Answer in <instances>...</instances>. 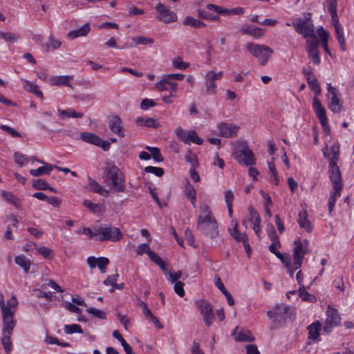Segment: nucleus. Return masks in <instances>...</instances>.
Instances as JSON below:
<instances>
[{
	"instance_id": "1",
	"label": "nucleus",
	"mask_w": 354,
	"mask_h": 354,
	"mask_svg": "<svg viewBox=\"0 0 354 354\" xmlns=\"http://www.w3.org/2000/svg\"><path fill=\"white\" fill-rule=\"evenodd\" d=\"M197 227L203 233L211 239L216 237L218 234V223L209 206L206 203L200 204Z\"/></svg>"
},
{
	"instance_id": "2",
	"label": "nucleus",
	"mask_w": 354,
	"mask_h": 354,
	"mask_svg": "<svg viewBox=\"0 0 354 354\" xmlns=\"http://www.w3.org/2000/svg\"><path fill=\"white\" fill-rule=\"evenodd\" d=\"M104 183L118 192L125 191V179L122 172L114 164L107 162L103 172Z\"/></svg>"
},
{
	"instance_id": "3",
	"label": "nucleus",
	"mask_w": 354,
	"mask_h": 354,
	"mask_svg": "<svg viewBox=\"0 0 354 354\" xmlns=\"http://www.w3.org/2000/svg\"><path fill=\"white\" fill-rule=\"evenodd\" d=\"M17 305L18 301L17 299L15 297L12 296V297L8 300V308L1 310L3 319L2 332H12L17 322L15 319V315Z\"/></svg>"
},
{
	"instance_id": "4",
	"label": "nucleus",
	"mask_w": 354,
	"mask_h": 354,
	"mask_svg": "<svg viewBox=\"0 0 354 354\" xmlns=\"http://www.w3.org/2000/svg\"><path fill=\"white\" fill-rule=\"evenodd\" d=\"M333 186V191L331 192L328 200V212L331 214L333 211L337 198L340 196L342 189V180L339 169L333 167L332 174L329 176Z\"/></svg>"
},
{
	"instance_id": "5",
	"label": "nucleus",
	"mask_w": 354,
	"mask_h": 354,
	"mask_svg": "<svg viewBox=\"0 0 354 354\" xmlns=\"http://www.w3.org/2000/svg\"><path fill=\"white\" fill-rule=\"evenodd\" d=\"M234 158L240 163L246 166L255 164L256 159L251 149L248 147L247 142L244 141L238 142L234 149Z\"/></svg>"
},
{
	"instance_id": "6",
	"label": "nucleus",
	"mask_w": 354,
	"mask_h": 354,
	"mask_svg": "<svg viewBox=\"0 0 354 354\" xmlns=\"http://www.w3.org/2000/svg\"><path fill=\"white\" fill-rule=\"evenodd\" d=\"M246 49L258 59L261 65H265L273 53V50L268 46L255 43H248L246 45Z\"/></svg>"
},
{
	"instance_id": "7",
	"label": "nucleus",
	"mask_w": 354,
	"mask_h": 354,
	"mask_svg": "<svg viewBox=\"0 0 354 354\" xmlns=\"http://www.w3.org/2000/svg\"><path fill=\"white\" fill-rule=\"evenodd\" d=\"M261 217L254 208L250 205L248 207V213L243 219L241 223L245 228L251 227L254 231L258 238L261 239Z\"/></svg>"
},
{
	"instance_id": "8",
	"label": "nucleus",
	"mask_w": 354,
	"mask_h": 354,
	"mask_svg": "<svg viewBox=\"0 0 354 354\" xmlns=\"http://www.w3.org/2000/svg\"><path fill=\"white\" fill-rule=\"evenodd\" d=\"M295 31L301 35L304 38L310 37L309 39H317L315 34V28L310 19H297L292 23Z\"/></svg>"
},
{
	"instance_id": "9",
	"label": "nucleus",
	"mask_w": 354,
	"mask_h": 354,
	"mask_svg": "<svg viewBox=\"0 0 354 354\" xmlns=\"http://www.w3.org/2000/svg\"><path fill=\"white\" fill-rule=\"evenodd\" d=\"M326 97L328 101V109L335 113H340L342 110V103L338 90L330 83L327 84Z\"/></svg>"
},
{
	"instance_id": "10",
	"label": "nucleus",
	"mask_w": 354,
	"mask_h": 354,
	"mask_svg": "<svg viewBox=\"0 0 354 354\" xmlns=\"http://www.w3.org/2000/svg\"><path fill=\"white\" fill-rule=\"evenodd\" d=\"M295 248L293 250V266L295 270L301 266L304 256L308 252V241L304 240L303 242L299 239L294 241Z\"/></svg>"
},
{
	"instance_id": "11",
	"label": "nucleus",
	"mask_w": 354,
	"mask_h": 354,
	"mask_svg": "<svg viewBox=\"0 0 354 354\" xmlns=\"http://www.w3.org/2000/svg\"><path fill=\"white\" fill-rule=\"evenodd\" d=\"M96 231L99 234L96 241H118L123 236V234L120 232V229L115 227H101L97 228Z\"/></svg>"
},
{
	"instance_id": "12",
	"label": "nucleus",
	"mask_w": 354,
	"mask_h": 354,
	"mask_svg": "<svg viewBox=\"0 0 354 354\" xmlns=\"http://www.w3.org/2000/svg\"><path fill=\"white\" fill-rule=\"evenodd\" d=\"M326 318L324 322V331L326 333H329L334 328L340 325L341 317L338 310L330 305L328 306L326 310Z\"/></svg>"
},
{
	"instance_id": "13",
	"label": "nucleus",
	"mask_w": 354,
	"mask_h": 354,
	"mask_svg": "<svg viewBox=\"0 0 354 354\" xmlns=\"http://www.w3.org/2000/svg\"><path fill=\"white\" fill-rule=\"evenodd\" d=\"M176 136L185 144H190V142L196 145H202L203 140L200 138L194 130H185L181 127H178L175 130Z\"/></svg>"
},
{
	"instance_id": "14",
	"label": "nucleus",
	"mask_w": 354,
	"mask_h": 354,
	"mask_svg": "<svg viewBox=\"0 0 354 354\" xmlns=\"http://www.w3.org/2000/svg\"><path fill=\"white\" fill-rule=\"evenodd\" d=\"M196 306L203 317V320L207 326H210L213 320V308L211 304L205 299L196 301Z\"/></svg>"
},
{
	"instance_id": "15",
	"label": "nucleus",
	"mask_w": 354,
	"mask_h": 354,
	"mask_svg": "<svg viewBox=\"0 0 354 354\" xmlns=\"http://www.w3.org/2000/svg\"><path fill=\"white\" fill-rule=\"evenodd\" d=\"M157 15L156 19L163 23L169 24L177 20L176 14L161 3H158L155 7Z\"/></svg>"
},
{
	"instance_id": "16",
	"label": "nucleus",
	"mask_w": 354,
	"mask_h": 354,
	"mask_svg": "<svg viewBox=\"0 0 354 354\" xmlns=\"http://www.w3.org/2000/svg\"><path fill=\"white\" fill-rule=\"evenodd\" d=\"M313 108L317 117L319 118L320 121L324 131L326 134H328L330 133V128L328 124V119L326 114V110L324 107L322 105L320 100L316 97H315L313 100Z\"/></svg>"
},
{
	"instance_id": "17",
	"label": "nucleus",
	"mask_w": 354,
	"mask_h": 354,
	"mask_svg": "<svg viewBox=\"0 0 354 354\" xmlns=\"http://www.w3.org/2000/svg\"><path fill=\"white\" fill-rule=\"evenodd\" d=\"M319 41L318 39H307L306 41V50L308 58L315 65L321 62L320 54L318 50Z\"/></svg>"
},
{
	"instance_id": "18",
	"label": "nucleus",
	"mask_w": 354,
	"mask_h": 354,
	"mask_svg": "<svg viewBox=\"0 0 354 354\" xmlns=\"http://www.w3.org/2000/svg\"><path fill=\"white\" fill-rule=\"evenodd\" d=\"M223 72L216 73L214 71H208L205 75V94L214 95L216 93V84L215 81L221 79Z\"/></svg>"
},
{
	"instance_id": "19",
	"label": "nucleus",
	"mask_w": 354,
	"mask_h": 354,
	"mask_svg": "<svg viewBox=\"0 0 354 354\" xmlns=\"http://www.w3.org/2000/svg\"><path fill=\"white\" fill-rule=\"evenodd\" d=\"M218 136L225 138H233L236 136L239 129V126L229 124L226 122H221L217 125Z\"/></svg>"
},
{
	"instance_id": "20",
	"label": "nucleus",
	"mask_w": 354,
	"mask_h": 354,
	"mask_svg": "<svg viewBox=\"0 0 354 354\" xmlns=\"http://www.w3.org/2000/svg\"><path fill=\"white\" fill-rule=\"evenodd\" d=\"M109 127L111 131L118 135L120 138L124 137L122 120L118 115H113L109 121Z\"/></svg>"
},
{
	"instance_id": "21",
	"label": "nucleus",
	"mask_w": 354,
	"mask_h": 354,
	"mask_svg": "<svg viewBox=\"0 0 354 354\" xmlns=\"http://www.w3.org/2000/svg\"><path fill=\"white\" fill-rule=\"evenodd\" d=\"M238 329L239 328L236 326L232 333V335H236L234 339L236 342H253L255 340L254 337L250 330L241 328L238 332Z\"/></svg>"
},
{
	"instance_id": "22",
	"label": "nucleus",
	"mask_w": 354,
	"mask_h": 354,
	"mask_svg": "<svg viewBox=\"0 0 354 354\" xmlns=\"http://www.w3.org/2000/svg\"><path fill=\"white\" fill-rule=\"evenodd\" d=\"M308 332V339L317 342L319 341L320 331L322 330V324L319 321L314 322L307 327Z\"/></svg>"
},
{
	"instance_id": "23",
	"label": "nucleus",
	"mask_w": 354,
	"mask_h": 354,
	"mask_svg": "<svg viewBox=\"0 0 354 354\" xmlns=\"http://www.w3.org/2000/svg\"><path fill=\"white\" fill-rule=\"evenodd\" d=\"M72 80L73 76L69 75L53 76L49 79V82L52 86H67L71 87Z\"/></svg>"
},
{
	"instance_id": "24",
	"label": "nucleus",
	"mask_w": 354,
	"mask_h": 354,
	"mask_svg": "<svg viewBox=\"0 0 354 354\" xmlns=\"http://www.w3.org/2000/svg\"><path fill=\"white\" fill-rule=\"evenodd\" d=\"M241 31L243 34L250 35L256 39L260 38L263 35V29L247 24L241 27Z\"/></svg>"
},
{
	"instance_id": "25",
	"label": "nucleus",
	"mask_w": 354,
	"mask_h": 354,
	"mask_svg": "<svg viewBox=\"0 0 354 354\" xmlns=\"http://www.w3.org/2000/svg\"><path fill=\"white\" fill-rule=\"evenodd\" d=\"M168 83L163 82V76L159 82L156 84V88L160 91H170L171 92H176L178 84L171 81V79H167Z\"/></svg>"
},
{
	"instance_id": "26",
	"label": "nucleus",
	"mask_w": 354,
	"mask_h": 354,
	"mask_svg": "<svg viewBox=\"0 0 354 354\" xmlns=\"http://www.w3.org/2000/svg\"><path fill=\"white\" fill-rule=\"evenodd\" d=\"M91 30L90 25L88 23L85 24L80 28L71 30L68 33V37L71 39H74L79 37H84L88 34V32Z\"/></svg>"
},
{
	"instance_id": "27",
	"label": "nucleus",
	"mask_w": 354,
	"mask_h": 354,
	"mask_svg": "<svg viewBox=\"0 0 354 354\" xmlns=\"http://www.w3.org/2000/svg\"><path fill=\"white\" fill-rule=\"evenodd\" d=\"M88 186L93 192L103 196H108L109 194V192L107 189L103 188L97 181L91 178H88Z\"/></svg>"
},
{
	"instance_id": "28",
	"label": "nucleus",
	"mask_w": 354,
	"mask_h": 354,
	"mask_svg": "<svg viewBox=\"0 0 354 354\" xmlns=\"http://www.w3.org/2000/svg\"><path fill=\"white\" fill-rule=\"evenodd\" d=\"M330 151L332 153V156L329 158V176L332 174V169L333 167L339 169L337 165L339 156V147L335 145H333L330 147Z\"/></svg>"
},
{
	"instance_id": "29",
	"label": "nucleus",
	"mask_w": 354,
	"mask_h": 354,
	"mask_svg": "<svg viewBox=\"0 0 354 354\" xmlns=\"http://www.w3.org/2000/svg\"><path fill=\"white\" fill-rule=\"evenodd\" d=\"M80 138L83 141L96 146L102 143V139L95 133L84 132L81 133Z\"/></svg>"
},
{
	"instance_id": "30",
	"label": "nucleus",
	"mask_w": 354,
	"mask_h": 354,
	"mask_svg": "<svg viewBox=\"0 0 354 354\" xmlns=\"http://www.w3.org/2000/svg\"><path fill=\"white\" fill-rule=\"evenodd\" d=\"M1 196L4 201L14 205L17 208H20L21 203L19 198H17L12 193L3 190L1 192Z\"/></svg>"
},
{
	"instance_id": "31",
	"label": "nucleus",
	"mask_w": 354,
	"mask_h": 354,
	"mask_svg": "<svg viewBox=\"0 0 354 354\" xmlns=\"http://www.w3.org/2000/svg\"><path fill=\"white\" fill-rule=\"evenodd\" d=\"M21 81L24 83L23 87L25 90L35 94L40 98H43V93L40 90H39L37 85L26 80H21Z\"/></svg>"
},
{
	"instance_id": "32",
	"label": "nucleus",
	"mask_w": 354,
	"mask_h": 354,
	"mask_svg": "<svg viewBox=\"0 0 354 354\" xmlns=\"http://www.w3.org/2000/svg\"><path fill=\"white\" fill-rule=\"evenodd\" d=\"M307 216L306 211H302L298 215L297 221L301 227L305 229L307 232H311L312 226Z\"/></svg>"
},
{
	"instance_id": "33",
	"label": "nucleus",
	"mask_w": 354,
	"mask_h": 354,
	"mask_svg": "<svg viewBox=\"0 0 354 354\" xmlns=\"http://www.w3.org/2000/svg\"><path fill=\"white\" fill-rule=\"evenodd\" d=\"M275 309L278 322H279L281 319L286 320L288 318L290 306L284 304L277 305Z\"/></svg>"
},
{
	"instance_id": "34",
	"label": "nucleus",
	"mask_w": 354,
	"mask_h": 354,
	"mask_svg": "<svg viewBox=\"0 0 354 354\" xmlns=\"http://www.w3.org/2000/svg\"><path fill=\"white\" fill-rule=\"evenodd\" d=\"M58 113L62 119L66 118H82L84 116V114L82 112H77L71 109H68L66 110L59 109Z\"/></svg>"
},
{
	"instance_id": "35",
	"label": "nucleus",
	"mask_w": 354,
	"mask_h": 354,
	"mask_svg": "<svg viewBox=\"0 0 354 354\" xmlns=\"http://www.w3.org/2000/svg\"><path fill=\"white\" fill-rule=\"evenodd\" d=\"M16 264L23 268L24 272L28 273L31 265V261L26 256L21 254L15 257Z\"/></svg>"
},
{
	"instance_id": "36",
	"label": "nucleus",
	"mask_w": 354,
	"mask_h": 354,
	"mask_svg": "<svg viewBox=\"0 0 354 354\" xmlns=\"http://www.w3.org/2000/svg\"><path fill=\"white\" fill-rule=\"evenodd\" d=\"M53 169V165L46 164L36 169H31L30 171V174L33 176H39L43 174H49Z\"/></svg>"
},
{
	"instance_id": "37",
	"label": "nucleus",
	"mask_w": 354,
	"mask_h": 354,
	"mask_svg": "<svg viewBox=\"0 0 354 354\" xmlns=\"http://www.w3.org/2000/svg\"><path fill=\"white\" fill-rule=\"evenodd\" d=\"M12 334V332H2L1 344L6 353H10L12 351V343L10 341Z\"/></svg>"
},
{
	"instance_id": "38",
	"label": "nucleus",
	"mask_w": 354,
	"mask_h": 354,
	"mask_svg": "<svg viewBox=\"0 0 354 354\" xmlns=\"http://www.w3.org/2000/svg\"><path fill=\"white\" fill-rule=\"evenodd\" d=\"M136 123L140 127H156V122L155 120L148 117H138L136 120Z\"/></svg>"
},
{
	"instance_id": "39",
	"label": "nucleus",
	"mask_w": 354,
	"mask_h": 354,
	"mask_svg": "<svg viewBox=\"0 0 354 354\" xmlns=\"http://www.w3.org/2000/svg\"><path fill=\"white\" fill-rule=\"evenodd\" d=\"M183 24L184 25L194 27L195 28H198L205 26V24L203 21H199V20H198L192 17H190V16H187L184 19Z\"/></svg>"
},
{
	"instance_id": "40",
	"label": "nucleus",
	"mask_w": 354,
	"mask_h": 354,
	"mask_svg": "<svg viewBox=\"0 0 354 354\" xmlns=\"http://www.w3.org/2000/svg\"><path fill=\"white\" fill-rule=\"evenodd\" d=\"M185 193L186 196L190 200L192 205L196 207V191L190 184H187L185 187Z\"/></svg>"
},
{
	"instance_id": "41",
	"label": "nucleus",
	"mask_w": 354,
	"mask_h": 354,
	"mask_svg": "<svg viewBox=\"0 0 354 354\" xmlns=\"http://www.w3.org/2000/svg\"><path fill=\"white\" fill-rule=\"evenodd\" d=\"M306 80L308 84L309 85L311 90L315 93V94L319 95L321 93V88L315 75H313L308 77Z\"/></svg>"
},
{
	"instance_id": "42",
	"label": "nucleus",
	"mask_w": 354,
	"mask_h": 354,
	"mask_svg": "<svg viewBox=\"0 0 354 354\" xmlns=\"http://www.w3.org/2000/svg\"><path fill=\"white\" fill-rule=\"evenodd\" d=\"M0 38L6 42L15 43L19 39V35L12 32H0Z\"/></svg>"
},
{
	"instance_id": "43",
	"label": "nucleus",
	"mask_w": 354,
	"mask_h": 354,
	"mask_svg": "<svg viewBox=\"0 0 354 354\" xmlns=\"http://www.w3.org/2000/svg\"><path fill=\"white\" fill-rule=\"evenodd\" d=\"M230 234L238 242H243L248 239V236L245 233H242L237 229V223H236L234 227L230 230Z\"/></svg>"
},
{
	"instance_id": "44",
	"label": "nucleus",
	"mask_w": 354,
	"mask_h": 354,
	"mask_svg": "<svg viewBox=\"0 0 354 354\" xmlns=\"http://www.w3.org/2000/svg\"><path fill=\"white\" fill-rule=\"evenodd\" d=\"M33 187L39 190H50L53 192H55V190L50 187L46 181L43 179H37L34 181Z\"/></svg>"
},
{
	"instance_id": "45",
	"label": "nucleus",
	"mask_w": 354,
	"mask_h": 354,
	"mask_svg": "<svg viewBox=\"0 0 354 354\" xmlns=\"http://www.w3.org/2000/svg\"><path fill=\"white\" fill-rule=\"evenodd\" d=\"M97 228H95L94 230H92L91 228L87 227H83L80 228L78 231V234H83L86 236H87L90 239H95L96 240V238L98 237V233L96 231Z\"/></svg>"
},
{
	"instance_id": "46",
	"label": "nucleus",
	"mask_w": 354,
	"mask_h": 354,
	"mask_svg": "<svg viewBox=\"0 0 354 354\" xmlns=\"http://www.w3.org/2000/svg\"><path fill=\"white\" fill-rule=\"evenodd\" d=\"M62 44L61 41L56 39L53 35L48 37V41L46 45V50H53L59 48Z\"/></svg>"
},
{
	"instance_id": "47",
	"label": "nucleus",
	"mask_w": 354,
	"mask_h": 354,
	"mask_svg": "<svg viewBox=\"0 0 354 354\" xmlns=\"http://www.w3.org/2000/svg\"><path fill=\"white\" fill-rule=\"evenodd\" d=\"M146 149L151 153V156L155 161L162 162L163 160V158L162 157L160 149L158 148L147 146Z\"/></svg>"
},
{
	"instance_id": "48",
	"label": "nucleus",
	"mask_w": 354,
	"mask_h": 354,
	"mask_svg": "<svg viewBox=\"0 0 354 354\" xmlns=\"http://www.w3.org/2000/svg\"><path fill=\"white\" fill-rule=\"evenodd\" d=\"M299 297L304 301H313L315 298L313 295L308 293L304 288L303 284H301L299 288Z\"/></svg>"
},
{
	"instance_id": "49",
	"label": "nucleus",
	"mask_w": 354,
	"mask_h": 354,
	"mask_svg": "<svg viewBox=\"0 0 354 354\" xmlns=\"http://www.w3.org/2000/svg\"><path fill=\"white\" fill-rule=\"evenodd\" d=\"M172 66L177 69L184 70L189 66V64L185 62L181 57H178L173 59Z\"/></svg>"
},
{
	"instance_id": "50",
	"label": "nucleus",
	"mask_w": 354,
	"mask_h": 354,
	"mask_svg": "<svg viewBox=\"0 0 354 354\" xmlns=\"http://www.w3.org/2000/svg\"><path fill=\"white\" fill-rule=\"evenodd\" d=\"M328 11L331 15L332 21L338 19L337 14V1L335 0L330 1L328 6Z\"/></svg>"
},
{
	"instance_id": "51",
	"label": "nucleus",
	"mask_w": 354,
	"mask_h": 354,
	"mask_svg": "<svg viewBox=\"0 0 354 354\" xmlns=\"http://www.w3.org/2000/svg\"><path fill=\"white\" fill-rule=\"evenodd\" d=\"M132 39L136 45H150L153 43V39L143 36L136 37Z\"/></svg>"
},
{
	"instance_id": "52",
	"label": "nucleus",
	"mask_w": 354,
	"mask_h": 354,
	"mask_svg": "<svg viewBox=\"0 0 354 354\" xmlns=\"http://www.w3.org/2000/svg\"><path fill=\"white\" fill-rule=\"evenodd\" d=\"M14 159L16 163L20 166H23L29 162V158L27 156L19 152L14 153Z\"/></svg>"
},
{
	"instance_id": "53",
	"label": "nucleus",
	"mask_w": 354,
	"mask_h": 354,
	"mask_svg": "<svg viewBox=\"0 0 354 354\" xmlns=\"http://www.w3.org/2000/svg\"><path fill=\"white\" fill-rule=\"evenodd\" d=\"M64 332L66 334H72L74 333H82V330L80 325L74 324L71 325H65Z\"/></svg>"
},
{
	"instance_id": "54",
	"label": "nucleus",
	"mask_w": 354,
	"mask_h": 354,
	"mask_svg": "<svg viewBox=\"0 0 354 354\" xmlns=\"http://www.w3.org/2000/svg\"><path fill=\"white\" fill-rule=\"evenodd\" d=\"M143 314L145 316L146 319L152 322L156 325V327H158V328H162V326L160 324L159 320L153 315V313L149 308L147 310H145V313H143Z\"/></svg>"
},
{
	"instance_id": "55",
	"label": "nucleus",
	"mask_w": 354,
	"mask_h": 354,
	"mask_svg": "<svg viewBox=\"0 0 354 354\" xmlns=\"http://www.w3.org/2000/svg\"><path fill=\"white\" fill-rule=\"evenodd\" d=\"M0 129L1 130H3V131H5L6 133L10 135L13 138H16V137L21 138V135L20 133H19L15 129H14L13 128L10 127L8 125L1 124Z\"/></svg>"
},
{
	"instance_id": "56",
	"label": "nucleus",
	"mask_w": 354,
	"mask_h": 354,
	"mask_svg": "<svg viewBox=\"0 0 354 354\" xmlns=\"http://www.w3.org/2000/svg\"><path fill=\"white\" fill-rule=\"evenodd\" d=\"M149 243H147L138 245L136 250L137 254L142 255V254L146 253L149 257L150 252H152L149 248Z\"/></svg>"
},
{
	"instance_id": "57",
	"label": "nucleus",
	"mask_w": 354,
	"mask_h": 354,
	"mask_svg": "<svg viewBox=\"0 0 354 354\" xmlns=\"http://www.w3.org/2000/svg\"><path fill=\"white\" fill-rule=\"evenodd\" d=\"M166 275L167 280L171 283H176V281H178V280L182 276V272L180 270H178V272L173 273L171 271H169L167 273H166Z\"/></svg>"
},
{
	"instance_id": "58",
	"label": "nucleus",
	"mask_w": 354,
	"mask_h": 354,
	"mask_svg": "<svg viewBox=\"0 0 354 354\" xmlns=\"http://www.w3.org/2000/svg\"><path fill=\"white\" fill-rule=\"evenodd\" d=\"M145 171L147 173L153 174L158 177L162 176L164 174V171L162 168L152 166L146 167L145 168Z\"/></svg>"
},
{
	"instance_id": "59",
	"label": "nucleus",
	"mask_w": 354,
	"mask_h": 354,
	"mask_svg": "<svg viewBox=\"0 0 354 354\" xmlns=\"http://www.w3.org/2000/svg\"><path fill=\"white\" fill-rule=\"evenodd\" d=\"M198 15L201 18L207 19L209 21H218L220 19L218 15H213L202 10H198Z\"/></svg>"
},
{
	"instance_id": "60",
	"label": "nucleus",
	"mask_w": 354,
	"mask_h": 354,
	"mask_svg": "<svg viewBox=\"0 0 354 354\" xmlns=\"http://www.w3.org/2000/svg\"><path fill=\"white\" fill-rule=\"evenodd\" d=\"M86 311L93 315H94L96 317H98L100 319H105L106 317V313L99 309L95 308H87Z\"/></svg>"
},
{
	"instance_id": "61",
	"label": "nucleus",
	"mask_w": 354,
	"mask_h": 354,
	"mask_svg": "<svg viewBox=\"0 0 354 354\" xmlns=\"http://www.w3.org/2000/svg\"><path fill=\"white\" fill-rule=\"evenodd\" d=\"M206 8L207 9L209 10H212L215 12H217L218 14H221V15H225V10H226V8H224L223 7H220L217 5H215V4H212V3H209V4H207L206 5Z\"/></svg>"
},
{
	"instance_id": "62",
	"label": "nucleus",
	"mask_w": 354,
	"mask_h": 354,
	"mask_svg": "<svg viewBox=\"0 0 354 354\" xmlns=\"http://www.w3.org/2000/svg\"><path fill=\"white\" fill-rule=\"evenodd\" d=\"M109 263V260L106 257H99L97 266L101 270L102 272H106V266Z\"/></svg>"
},
{
	"instance_id": "63",
	"label": "nucleus",
	"mask_w": 354,
	"mask_h": 354,
	"mask_svg": "<svg viewBox=\"0 0 354 354\" xmlns=\"http://www.w3.org/2000/svg\"><path fill=\"white\" fill-rule=\"evenodd\" d=\"M36 250L39 254L42 255L45 258L50 257L53 253L52 250L45 246L38 247Z\"/></svg>"
},
{
	"instance_id": "64",
	"label": "nucleus",
	"mask_w": 354,
	"mask_h": 354,
	"mask_svg": "<svg viewBox=\"0 0 354 354\" xmlns=\"http://www.w3.org/2000/svg\"><path fill=\"white\" fill-rule=\"evenodd\" d=\"M317 33L321 39V43L328 42L329 34L323 27L321 26L317 29Z\"/></svg>"
}]
</instances>
